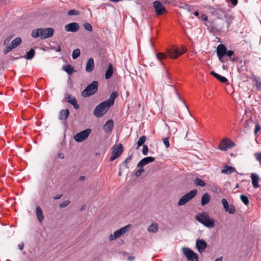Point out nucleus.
Listing matches in <instances>:
<instances>
[{
  "instance_id": "1",
  "label": "nucleus",
  "mask_w": 261,
  "mask_h": 261,
  "mask_svg": "<svg viewBox=\"0 0 261 261\" xmlns=\"http://www.w3.org/2000/svg\"><path fill=\"white\" fill-rule=\"evenodd\" d=\"M54 30L51 28H40L34 30L31 33V36L34 38L40 37L41 39L51 37L54 34Z\"/></svg>"
},
{
  "instance_id": "2",
  "label": "nucleus",
  "mask_w": 261,
  "mask_h": 261,
  "mask_svg": "<svg viewBox=\"0 0 261 261\" xmlns=\"http://www.w3.org/2000/svg\"><path fill=\"white\" fill-rule=\"evenodd\" d=\"M195 219L207 228H212L215 226L214 220L210 218L208 215L205 212L199 213L196 215Z\"/></svg>"
},
{
  "instance_id": "3",
  "label": "nucleus",
  "mask_w": 261,
  "mask_h": 261,
  "mask_svg": "<svg viewBox=\"0 0 261 261\" xmlns=\"http://www.w3.org/2000/svg\"><path fill=\"white\" fill-rule=\"evenodd\" d=\"M110 107L107 102L103 101L96 107L93 114L96 117L100 118L107 113Z\"/></svg>"
},
{
  "instance_id": "4",
  "label": "nucleus",
  "mask_w": 261,
  "mask_h": 261,
  "mask_svg": "<svg viewBox=\"0 0 261 261\" xmlns=\"http://www.w3.org/2000/svg\"><path fill=\"white\" fill-rule=\"evenodd\" d=\"M98 83L97 81H93L82 92V96L84 97H88L94 94L98 90Z\"/></svg>"
},
{
  "instance_id": "5",
  "label": "nucleus",
  "mask_w": 261,
  "mask_h": 261,
  "mask_svg": "<svg viewBox=\"0 0 261 261\" xmlns=\"http://www.w3.org/2000/svg\"><path fill=\"white\" fill-rule=\"evenodd\" d=\"M197 193V190L196 189H193L182 196L178 202V205L182 206L185 205L189 201L192 199L196 195Z\"/></svg>"
},
{
  "instance_id": "6",
  "label": "nucleus",
  "mask_w": 261,
  "mask_h": 261,
  "mask_svg": "<svg viewBox=\"0 0 261 261\" xmlns=\"http://www.w3.org/2000/svg\"><path fill=\"white\" fill-rule=\"evenodd\" d=\"M130 227L131 225L128 224L115 231L113 234H111L110 236L109 240L112 241L119 238L121 236L124 234Z\"/></svg>"
},
{
  "instance_id": "7",
  "label": "nucleus",
  "mask_w": 261,
  "mask_h": 261,
  "mask_svg": "<svg viewBox=\"0 0 261 261\" xmlns=\"http://www.w3.org/2000/svg\"><path fill=\"white\" fill-rule=\"evenodd\" d=\"M112 151L110 159V161H113L118 158L123 152L122 145L119 143L118 145H115L112 148Z\"/></svg>"
},
{
  "instance_id": "8",
  "label": "nucleus",
  "mask_w": 261,
  "mask_h": 261,
  "mask_svg": "<svg viewBox=\"0 0 261 261\" xmlns=\"http://www.w3.org/2000/svg\"><path fill=\"white\" fill-rule=\"evenodd\" d=\"M91 133V129L87 128L77 134L74 136V139L76 142H81L86 140Z\"/></svg>"
},
{
  "instance_id": "9",
  "label": "nucleus",
  "mask_w": 261,
  "mask_h": 261,
  "mask_svg": "<svg viewBox=\"0 0 261 261\" xmlns=\"http://www.w3.org/2000/svg\"><path fill=\"white\" fill-rule=\"evenodd\" d=\"M182 251L188 260L191 261H198V255L190 249L184 247L182 248Z\"/></svg>"
},
{
  "instance_id": "10",
  "label": "nucleus",
  "mask_w": 261,
  "mask_h": 261,
  "mask_svg": "<svg viewBox=\"0 0 261 261\" xmlns=\"http://www.w3.org/2000/svg\"><path fill=\"white\" fill-rule=\"evenodd\" d=\"M186 49L184 47H182V48L180 51L178 48L173 47L171 49H168L167 50V53L170 58L176 59L178 58L180 55L183 54L185 52H186Z\"/></svg>"
},
{
  "instance_id": "11",
  "label": "nucleus",
  "mask_w": 261,
  "mask_h": 261,
  "mask_svg": "<svg viewBox=\"0 0 261 261\" xmlns=\"http://www.w3.org/2000/svg\"><path fill=\"white\" fill-rule=\"evenodd\" d=\"M234 146V143L228 139H224L220 143L219 148L221 150H227Z\"/></svg>"
},
{
  "instance_id": "12",
  "label": "nucleus",
  "mask_w": 261,
  "mask_h": 261,
  "mask_svg": "<svg viewBox=\"0 0 261 261\" xmlns=\"http://www.w3.org/2000/svg\"><path fill=\"white\" fill-rule=\"evenodd\" d=\"M226 48L223 44H219L217 47V55L220 62L224 63L223 57L226 54Z\"/></svg>"
},
{
  "instance_id": "13",
  "label": "nucleus",
  "mask_w": 261,
  "mask_h": 261,
  "mask_svg": "<svg viewBox=\"0 0 261 261\" xmlns=\"http://www.w3.org/2000/svg\"><path fill=\"white\" fill-rule=\"evenodd\" d=\"M153 6L158 15H162L166 11V9L163 4L159 1H155L153 3Z\"/></svg>"
},
{
  "instance_id": "14",
  "label": "nucleus",
  "mask_w": 261,
  "mask_h": 261,
  "mask_svg": "<svg viewBox=\"0 0 261 261\" xmlns=\"http://www.w3.org/2000/svg\"><path fill=\"white\" fill-rule=\"evenodd\" d=\"M65 99L67 102L72 105L75 109H79L80 106L77 104V100L74 96L66 93L65 94Z\"/></svg>"
},
{
  "instance_id": "15",
  "label": "nucleus",
  "mask_w": 261,
  "mask_h": 261,
  "mask_svg": "<svg viewBox=\"0 0 261 261\" xmlns=\"http://www.w3.org/2000/svg\"><path fill=\"white\" fill-rule=\"evenodd\" d=\"M80 29V25L78 23L71 22L65 26V30L68 32H76Z\"/></svg>"
},
{
  "instance_id": "16",
  "label": "nucleus",
  "mask_w": 261,
  "mask_h": 261,
  "mask_svg": "<svg viewBox=\"0 0 261 261\" xmlns=\"http://www.w3.org/2000/svg\"><path fill=\"white\" fill-rule=\"evenodd\" d=\"M221 202L226 212H228L230 214H233L235 213V207L233 205H229L228 202L226 199H222L221 200Z\"/></svg>"
},
{
  "instance_id": "17",
  "label": "nucleus",
  "mask_w": 261,
  "mask_h": 261,
  "mask_svg": "<svg viewBox=\"0 0 261 261\" xmlns=\"http://www.w3.org/2000/svg\"><path fill=\"white\" fill-rule=\"evenodd\" d=\"M206 242L203 239H198L196 242V246L200 253H202L207 247Z\"/></svg>"
},
{
  "instance_id": "18",
  "label": "nucleus",
  "mask_w": 261,
  "mask_h": 261,
  "mask_svg": "<svg viewBox=\"0 0 261 261\" xmlns=\"http://www.w3.org/2000/svg\"><path fill=\"white\" fill-rule=\"evenodd\" d=\"M154 161V158L152 156H148L142 159L138 164V167H143L145 165Z\"/></svg>"
},
{
  "instance_id": "19",
  "label": "nucleus",
  "mask_w": 261,
  "mask_h": 261,
  "mask_svg": "<svg viewBox=\"0 0 261 261\" xmlns=\"http://www.w3.org/2000/svg\"><path fill=\"white\" fill-rule=\"evenodd\" d=\"M114 123L111 119L108 120L103 126V130L106 133L111 132L113 128Z\"/></svg>"
},
{
  "instance_id": "20",
  "label": "nucleus",
  "mask_w": 261,
  "mask_h": 261,
  "mask_svg": "<svg viewBox=\"0 0 261 261\" xmlns=\"http://www.w3.org/2000/svg\"><path fill=\"white\" fill-rule=\"evenodd\" d=\"M94 67V60L93 58H90L88 60L87 62L86 63V71L87 72H91L93 70Z\"/></svg>"
},
{
  "instance_id": "21",
  "label": "nucleus",
  "mask_w": 261,
  "mask_h": 261,
  "mask_svg": "<svg viewBox=\"0 0 261 261\" xmlns=\"http://www.w3.org/2000/svg\"><path fill=\"white\" fill-rule=\"evenodd\" d=\"M236 171L234 167L225 165L223 169L221 170V173L224 174H230Z\"/></svg>"
},
{
  "instance_id": "22",
  "label": "nucleus",
  "mask_w": 261,
  "mask_h": 261,
  "mask_svg": "<svg viewBox=\"0 0 261 261\" xmlns=\"http://www.w3.org/2000/svg\"><path fill=\"white\" fill-rule=\"evenodd\" d=\"M36 215L38 220L41 223L44 219V215L42 209L39 206H37L36 209Z\"/></svg>"
},
{
  "instance_id": "23",
  "label": "nucleus",
  "mask_w": 261,
  "mask_h": 261,
  "mask_svg": "<svg viewBox=\"0 0 261 261\" xmlns=\"http://www.w3.org/2000/svg\"><path fill=\"white\" fill-rule=\"evenodd\" d=\"M118 96V94L116 91H113L112 92L110 98L105 100L107 103L109 104V106H112L113 105L114 103L115 99Z\"/></svg>"
},
{
  "instance_id": "24",
  "label": "nucleus",
  "mask_w": 261,
  "mask_h": 261,
  "mask_svg": "<svg viewBox=\"0 0 261 261\" xmlns=\"http://www.w3.org/2000/svg\"><path fill=\"white\" fill-rule=\"evenodd\" d=\"M252 185L254 188H257L259 187L258 184L259 176L255 173H252L251 174Z\"/></svg>"
},
{
  "instance_id": "25",
  "label": "nucleus",
  "mask_w": 261,
  "mask_h": 261,
  "mask_svg": "<svg viewBox=\"0 0 261 261\" xmlns=\"http://www.w3.org/2000/svg\"><path fill=\"white\" fill-rule=\"evenodd\" d=\"M211 199V196L209 193H204L201 198V204L202 206L205 205V204H207Z\"/></svg>"
},
{
  "instance_id": "26",
  "label": "nucleus",
  "mask_w": 261,
  "mask_h": 261,
  "mask_svg": "<svg viewBox=\"0 0 261 261\" xmlns=\"http://www.w3.org/2000/svg\"><path fill=\"white\" fill-rule=\"evenodd\" d=\"M69 115V111L68 110H62L60 112L59 118L60 120H66Z\"/></svg>"
},
{
  "instance_id": "27",
  "label": "nucleus",
  "mask_w": 261,
  "mask_h": 261,
  "mask_svg": "<svg viewBox=\"0 0 261 261\" xmlns=\"http://www.w3.org/2000/svg\"><path fill=\"white\" fill-rule=\"evenodd\" d=\"M113 73V68L112 64H109L108 67L106 70L105 77L106 79L111 78Z\"/></svg>"
},
{
  "instance_id": "28",
  "label": "nucleus",
  "mask_w": 261,
  "mask_h": 261,
  "mask_svg": "<svg viewBox=\"0 0 261 261\" xmlns=\"http://www.w3.org/2000/svg\"><path fill=\"white\" fill-rule=\"evenodd\" d=\"M211 74L222 83H225L227 82V79L226 77L220 75L213 71H211Z\"/></svg>"
},
{
  "instance_id": "29",
  "label": "nucleus",
  "mask_w": 261,
  "mask_h": 261,
  "mask_svg": "<svg viewBox=\"0 0 261 261\" xmlns=\"http://www.w3.org/2000/svg\"><path fill=\"white\" fill-rule=\"evenodd\" d=\"M21 42V39L20 37H17L15 38L11 43L12 48H15L17 47Z\"/></svg>"
},
{
  "instance_id": "30",
  "label": "nucleus",
  "mask_w": 261,
  "mask_h": 261,
  "mask_svg": "<svg viewBox=\"0 0 261 261\" xmlns=\"http://www.w3.org/2000/svg\"><path fill=\"white\" fill-rule=\"evenodd\" d=\"M158 230V225L156 223H152L148 228L149 232L155 233Z\"/></svg>"
},
{
  "instance_id": "31",
  "label": "nucleus",
  "mask_w": 261,
  "mask_h": 261,
  "mask_svg": "<svg viewBox=\"0 0 261 261\" xmlns=\"http://www.w3.org/2000/svg\"><path fill=\"white\" fill-rule=\"evenodd\" d=\"M63 69L68 74H72L75 70L70 65H67L63 66Z\"/></svg>"
},
{
  "instance_id": "32",
  "label": "nucleus",
  "mask_w": 261,
  "mask_h": 261,
  "mask_svg": "<svg viewBox=\"0 0 261 261\" xmlns=\"http://www.w3.org/2000/svg\"><path fill=\"white\" fill-rule=\"evenodd\" d=\"M35 54L34 49L32 48L27 53V55L24 56V58L27 60H31L34 57Z\"/></svg>"
},
{
  "instance_id": "33",
  "label": "nucleus",
  "mask_w": 261,
  "mask_h": 261,
  "mask_svg": "<svg viewBox=\"0 0 261 261\" xmlns=\"http://www.w3.org/2000/svg\"><path fill=\"white\" fill-rule=\"evenodd\" d=\"M146 140V137L145 136H142L138 140L137 142V147L136 149H138L139 147L142 145H143V144L145 142Z\"/></svg>"
},
{
  "instance_id": "34",
  "label": "nucleus",
  "mask_w": 261,
  "mask_h": 261,
  "mask_svg": "<svg viewBox=\"0 0 261 261\" xmlns=\"http://www.w3.org/2000/svg\"><path fill=\"white\" fill-rule=\"evenodd\" d=\"M194 184L196 186H201V187H204L205 185V183L204 182V181L199 178H195V179L194 180Z\"/></svg>"
},
{
  "instance_id": "35",
  "label": "nucleus",
  "mask_w": 261,
  "mask_h": 261,
  "mask_svg": "<svg viewBox=\"0 0 261 261\" xmlns=\"http://www.w3.org/2000/svg\"><path fill=\"white\" fill-rule=\"evenodd\" d=\"M165 83L167 85H169L171 83V80L170 78V74L169 73L166 71H165V75L164 77Z\"/></svg>"
},
{
  "instance_id": "36",
  "label": "nucleus",
  "mask_w": 261,
  "mask_h": 261,
  "mask_svg": "<svg viewBox=\"0 0 261 261\" xmlns=\"http://www.w3.org/2000/svg\"><path fill=\"white\" fill-rule=\"evenodd\" d=\"M81 54V51L80 49H75L73 50L72 54V57L73 59H75L77 58Z\"/></svg>"
},
{
  "instance_id": "37",
  "label": "nucleus",
  "mask_w": 261,
  "mask_h": 261,
  "mask_svg": "<svg viewBox=\"0 0 261 261\" xmlns=\"http://www.w3.org/2000/svg\"><path fill=\"white\" fill-rule=\"evenodd\" d=\"M240 199L246 205H248L249 203V200L248 199V198L244 195H241L240 196Z\"/></svg>"
},
{
  "instance_id": "38",
  "label": "nucleus",
  "mask_w": 261,
  "mask_h": 261,
  "mask_svg": "<svg viewBox=\"0 0 261 261\" xmlns=\"http://www.w3.org/2000/svg\"><path fill=\"white\" fill-rule=\"evenodd\" d=\"M83 27L85 30L89 32H92L93 30L92 26L88 22H85L83 24Z\"/></svg>"
},
{
  "instance_id": "39",
  "label": "nucleus",
  "mask_w": 261,
  "mask_h": 261,
  "mask_svg": "<svg viewBox=\"0 0 261 261\" xmlns=\"http://www.w3.org/2000/svg\"><path fill=\"white\" fill-rule=\"evenodd\" d=\"M157 59L159 60L166 59L167 58V55L164 53H160L156 55Z\"/></svg>"
},
{
  "instance_id": "40",
  "label": "nucleus",
  "mask_w": 261,
  "mask_h": 261,
  "mask_svg": "<svg viewBox=\"0 0 261 261\" xmlns=\"http://www.w3.org/2000/svg\"><path fill=\"white\" fill-rule=\"evenodd\" d=\"M70 203V201L68 200H65L62 202L61 204H60L59 206L61 208H64L68 206Z\"/></svg>"
},
{
  "instance_id": "41",
  "label": "nucleus",
  "mask_w": 261,
  "mask_h": 261,
  "mask_svg": "<svg viewBox=\"0 0 261 261\" xmlns=\"http://www.w3.org/2000/svg\"><path fill=\"white\" fill-rule=\"evenodd\" d=\"M140 168L135 172V175L137 177L141 176L142 172H144V169L142 167H139Z\"/></svg>"
},
{
  "instance_id": "42",
  "label": "nucleus",
  "mask_w": 261,
  "mask_h": 261,
  "mask_svg": "<svg viewBox=\"0 0 261 261\" xmlns=\"http://www.w3.org/2000/svg\"><path fill=\"white\" fill-rule=\"evenodd\" d=\"M12 45H8L6 47V48L4 50V54H7L9 52H10L12 49H14L12 48Z\"/></svg>"
},
{
  "instance_id": "43",
  "label": "nucleus",
  "mask_w": 261,
  "mask_h": 261,
  "mask_svg": "<svg viewBox=\"0 0 261 261\" xmlns=\"http://www.w3.org/2000/svg\"><path fill=\"white\" fill-rule=\"evenodd\" d=\"M256 160L259 162L260 165H261V152H257L254 154Z\"/></svg>"
},
{
  "instance_id": "44",
  "label": "nucleus",
  "mask_w": 261,
  "mask_h": 261,
  "mask_svg": "<svg viewBox=\"0 0 261 261\" xmlns=\"http://www.w3.org/2000/svg\"><path fill=\"white\" fill-rule=\"evenodd\" d=\"M79 14V12L75 10H70L68 12V14L70 16L77 15Z\"/></svg>"
},
{
  "instance_id": "45",
  "label": "nucleus",
  "mask_w": 261,
  "mask_h": 261,
  "mask_svg": "<svg viewBox=\"0 0 261 261\" xmlns=\"http://www.w3.org/2000/svg\"><path fill=\"white\" fill-rule=\"evenodd\" d=\"M148 151V146L146 145H143L142 153L143 155H146L147 154Z\"/></svg>"
},
{
  "instance_id": "46",
  "label": "nucleus",
  "mask_w": 261,
  "mask_h": 261,
  "mask_svg": "<svg viewBox=\"0 0 261 261\" xmlns=\"http://www.w3.org/2000/svg\"><path fill=\"white\" fill-rule=\"evenodd\" d=\"M176 95H177V97H178V99H179V100L182 102V103L183 105L185 106V109H186V111H187V112L189 113V110H188V107H187V105L186 104V103L185 102V101H184L181 99V98L180 96L178 95V93H176Z\"/></svg>"
},
{
  "instance_id": "47",
  "label": "nucleus",
  "mask_w": 261,
  "mask_h": 261,
  "mask_svg": "<svg viewBox=\"0 0 261 261\" xmlns=\"http://www.w3.org/2000/svg\"><path fill=\"white\" fill-rule=\"evenodd\" d=\"M163 142L164 145L167 148H168L170 146V143L168 141V138H165L163 139Z\"/></svg>"
},
{
  "instance_id": "48",
  "label": "nucleus",
  "mask_w": 261,
  "mask_h": 261,
  "mask_svg": "<svg viewBox=\"0 0 261 261\" xmlns=\"http://www.w3.org/2000/svg\"><path fill=\"white\" fill-rule=\"evenodd\" d=\"M260 130V126L258 123L255 124V128H254V134L256 135L257 133Z\"/></svg>"
},
{
  "instance_id": "49",
  "label": "nucleus",
  "mask_w": 261,
  "mask_h": 261,
  "mask_svg": "<svg viewBox=\"0 0 261 261\" xmlns=\"http://www.w3.org/2000/svg\"><path fill=\"white\" fill-rule=\"evenodd\" d=\"M132 159V156H129L128 158H127L123 162V165L127 168H128L127 166V163L128 162Z\"/></svg>"
},
{
  "instance_id": "50",
  "label": "nucleus",
  "mask_w": 261,
  "mask_h": 261,
  "mask_svg": "<svg viewBox=\"0 0 261 261\" xmlns=\"http://www.w3.org/2000/svg\"><path fill=\"white\" fill-rule=\"evenodd\" d=\"M233 53H234L233 51H232L231 50H229L228 51L226 50L225 55H226L228 57H231L232 56V55L233 54Z\"/></svg>"
},
{
  "instance_id": "51",
  "label": "nucleus",
  "mask_w": 261,
  "mask_h": 261,
  "mask_svg": "<svg viewBox=\"0 0 261 261\" xmlns=\"http://www.w3.org/2000/svg\"><path fill=\"white\" fill-rule=\"evenodd\" d=\"M183 8L187 10L188 11L190 12L191 10V7L188 5H185L183 6Z\"/></svg>"
},
{
  "instance_id": "52",
  "label": "nucleus",
  "mask_w": 261,
  "mask_h": 261,
  "mask_svg": "<svg viewBox=\"0 0 261 261\" xmlns=\"http://www.w3.org/2000/svg\"><path fill=\"white\" fill-rule=\"evenodd\" d=\"M62 195H61V194L57 195L54 197V199H59L62 197Z\"/></svg>"
},
{
  "instance_id": "53",
  "label": "nucleus",
  "mask_w": 261,
  "mask_h": 261,
  "mask_svg": "<svg viewBox=\"0 0 261 261\" xmlns=\"http://www.w3.org/2000/svg\"><path fill=\"white\" fill-rule=\"evenodd\" d=\"M18 247L20 250H22L24 247V244L23 243H21L18 245Z\"/></svg>"
},
{
  "instance_id": "54",
  "label": "nucleus",
  "mask_w": 261,
  "mask_h": 261,
  "mask_svg": "<svg viewBox=\"0 0 261 261\" xmlns=\"http://www.w3.org/2000/svg\"><path fill=\"white\" fill-rule=\"evenodd\" d=\"M202 19L203 20L206 21L207 20V17L205 14H203L202 15Z\"/></svg>"
},
{
  "instance_id": "55",
  "label": "nucleus",
  "mask_w": 261,
  "mask_h": 261,
  "mask_svg": "<svg viewBox=\"0 0 261 261\" xmlns=\"http://www.w3.org/2000/svg\"><path fill=\"white\" fill-rule=\"evenodd\" d=\"M58 157L60 158V159H64V155L63 153H59L58 154Z\"/></svg>"
},
{
  "instance_id": "56",
  "label": "nucleus",
  "mask_w": 261,
  "mask_h": 261,
  "mask_svg": "<svg viewBox=\"0 0 261 261\" xmlns=\"http://www.w3.org/2000/svg\"><path fill=\"white\" fill-rule=\"evenodd\" d=\"M134 257L130 256L127 257V260L128 261H133L134 259Z\"/></svg>"
},
{
  "instance_id": "57",
  "label": "nucleus",
  "mask_w": 261,
  "mask_h": 261,
  "mask_svg": "<svg viewBox=\"0 0 261 261\" xmlns=\"http://www.w3.org/2000/svg\"><path fill=\"white\" fill-rule=\"evenodd\" d=\"M170 131L175 133L177 131V129L175 127L170 129Z\"/></svg>"
},
{
  "instance_id": "58",
  "label": "nucleus",
  "mask_w": 261,
  "mask_h": 261,
  "mask_svg": "<svg viewBox=\"0 0 261 261\" xmlns=\"http://www.w3.org/2000/svg\"><path fill=\"white\" fill-rule=\"evenodd\" d=\"M85 177L84 176H81V177H80V179H80V180H85Z\"/></svg>"
},
{
  "instance_id": "59",
  "label": "nucleus",
  "mask_w": 261,
  "mask_h": 261,
  "mask_svg": "<svg viewBox=\"0 0 261 261\" xmlns=\"http://www.w3.org/2000/svg\"><path fill=\"white\" fill-rule=\"evenodd\" d=\"M194 15L196 16H198L199 15V13L198 11H195L194 13Z\"/></svg>"
},
{
  "instance_id": "60",
  "label": "nucleus",
  "mask_w": 261,
  "mask_h": 261,
  "mask_svg": "<svg viewBox=\"0 0 261 261\" xmlns=\"http://www.w3.org/2000/svg\"><path fill=\"white\" fill-rule=\"evenodd\" d=\"M10 39H6L5 41H4V44H6L7 43V42H8L9 41H10Z\"/></svg>"
},
{
  "instance_id": "61",
  "label": "nucleus",
  "mask_w": 261,
  "mask_h": 261,
  "mask_svg": "<svg viewBox=\"0 0 261 261\" xmlns=\"http://www.w3.org/2000/svg\"><path fill=\"white\" fill-rule=\"evenodd\" d=\"M222 257H219V258H217L215 261H222Z\"/></svg>"
},
{
  "instance_id": "62",
  "label": "nucleus",
  "mask_w": 261,
  "mask_h": 261,
  "mask_svg": "<svg viewBox=\"0 0 261 261\" xmlns=\"http://www.w3.org/2000/svg\"><path fill=\"white\" fill-rule=\"evenodd\" d=\"M126 94H127V96H128V95H129L128 92H127Z\"/></svg>"
},
{
  "instance_id": "63",
  "label": "nucleus",
  "mask_w": 261,
  "mask_h": 261,
  "mask_svg": "<svg viewBox=\"0 0 261 261\" xmlns=\"http://www.w3.org/2000/svg\"><path fill=\"white\" fill-rule=\"evenodd\" d=\"M230 25V22H228V27Z\"/></svg>"
},
{
  "instance_id": "64",
  "label": "nucleus",
  "mask_w": 261,
  "mask_h": 261,
  "mask_svg": "<svg viewBox=\"0 0 261 261\" xmlns=\"http://www.w3.org/2000/svg\"><path fill=\"white\" fill-rule=\"evenodd\" d=\"M61 50L60 47H59V49L58 50V51H60Z\"/></svg>"
}]
</instances>
